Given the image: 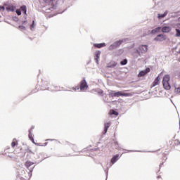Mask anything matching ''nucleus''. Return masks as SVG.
<instances>
[{
  "instance_id": "1",
  "label": "nucleus",
  "mask_w": 180,
  "mask_h": 180,
  "mask_svg": "<svg viewBox=\"0 0 180 180\" xmlns=\"http://www.w3.org/2000/svg\"><path fill=\"white\" fill-rule=\"evenodd\" d=\"M46 89H48V91H51V92H58V91H63V87L56 84H51L49 82H46Z\"/></svg>"
},
{
  "instance_id": "2",
  "label": "nucleus",
  "mask_w": 180,
  "mask_h": 180,
  "mask_svg": "<svg viewBox=\"0 0 180 180\" xmlns=\"http://www.w3.org/2000/svg\"><path fill=\"white\" fill-rule=\"evenodd\" d=\"M110 95L112 96V98H119V96H133L134 95V93H124L123 91H111L110 93Z\"/></svg>"
},
{
  "instance_id": "3",
  "label": "nucleus",
  "mask_w": 180,
  "mask_h": 180,
  "mask_svg": "<svg viewBox=\"0 0 180 180\" xmlns=\"http://www.w3.org/2000/svg\"><path fill=\"white\" fill-rule=\"evenodd\" d=\"M169 81H170V77L169 75H165L163 77V87L167 91H169V89H171V86L169 84Z\"/></svg>"
},
{
  "instance_id": "4",
  "label": "nucleus",
  "mask_w": 180,
  "mask_h": 180,
  "mask_svg": "<svg viewBox=\"0 0 180 180\" xmlns=\"http://www.w3.org/2000/svg\"><path fill=\"white\" fill-rule=\"evenodd\" d=\"M78 89H80V91H85V89H88V84L86 83V80L83 79L80 82V85L77 86L74 90L78 91Z\"/></svg>"
},
{
  "instance_id": "5",
  "label": "nucleus",
  "mask_w": 180,
  "mask_h": 180,
  "mask_svg": "<svg viewBox=\"0 0 180 180\" xmlns=\"http://www.w3.org/2000/svg\"><path fill=\"white\" fill-rule=\"evenodd\" d=\"M28 137H29L30 140H31L32 143H33V144H35V146H47V142L44 143V145L41 144V143L34 142V138H33V134L32 133V131H29Z\"/></svg>"
},
{
  "instance_id": "6",
  "label": "nucleus",
  "mask_w": 180,
  "mask_h": 180,
  "mask_svg": "<svg viewBox=\"0 0 180 180\" xmlns=\"http://www.w3.org/2000/svg\"><path fill=\"white\" fill-rule=\"evenodd\" d=\"M124 41V40L122 39L114 42L112 45L110 46V50H112V49H116V47H119V46H120V44H122V43H123Z\"/></svg>"
},
{
  "instance_id": "7",
  "label": "nucleus",
  "mask_w": 180,
  "mask_h": 180,
  "mask_svg": "<svg viewBox=\"0 0 180 180\" xmlns=\"http://www.w3.org/2000/svg\"><path fill=\"white\" fill-rule=\"evenodd\" d=\"M147 50H148V46L147 45H141L139 47V53H147Z\"/></svg>"
},
{
  "instance_id": "8",
  "label": "nucleus",
  "mask_w": 180,
  "mask_h": 180,
  "mask_svg": "<svg viewBox=\"0 0 180 180\" xmlns=\"http://www.w3.org/2000/svg\"><path fill=\"white\" fill-rule=\"evenodd\" d=\"M148 72H150V68H147L146 70L141 71L139 73L138 77H144V75H146V74H148Z\"/></svg>"
},
{
  "instance_id": "9",
  "label": "nucleus",
  "mask_w": 180,
  "mask_h": 180,
  "mask_svg": "<svg viewBox=\"0 0 180 180\" xmlns=\"http://www.w3.org/2000/svg\"><path fill=\"white\" fill-rule=\"evenodd\" d=\"M7 12H14L16 9V7L13 5H9L6 7Z\"/></svg>"
},
{
  "instance_id": "10",
  "label": "nucleus",
  "mask_w": 180,
  "mask_h": 180,
  "mask_svg": "<svg viewBox=\"0 0 180 180\" xmlns=\"http://www.w3.org/2000/svg\"><path fill=\"white\" fill-rule=\"evenodd\" d=\"M172 30V28L171 27L169 26H164L162 28V32L163 33H169Z\"/></svg>"
},
{
  "instance_id": "11",
  "label": "nucleus",
  "mask_w": 180,
  "mask_h": 180,
  "mask_svg": "<svg viewBox=\"0 0 180 180\" xmlns=\"http://www.w3.org/2000/svg\"><path fill=\"white\" fill-rule=\"evenodd\" d=\"M109 127H110V122L104 124L103 134H106V133H108V129H109Z\"/></svg>"
},
{
  "instance_id": "12",
  "label": "nucleus",
  "mask_w": 180,
  "mask_h": 180,
  "mask_svg": "<svg viewBox=\"0 0 180 180\" xmlns=\"http://www.w3.org/2000/svg\"><path fill=\"white\" fill-rule=\"evenodd\" d=\"M94 47H96V49H102V47L106 46V44H105V43L94 44Z\"/></svg>"
},
{
  "instance_id": "13",
  "label": "nucleus",
  "mask_w": 180,
  "mask_h": 180,
  "mask_svg": "<svg viewBox=\"0 0 180 180\" xmlns=\"http://www.w3.org/2000/svg\"><path fill=\"white\" fill-rule=\"evenodd\" d=\"M117 160H119V154L115 155V156L111 159V162H112V164H115V162H116V161H117Z\"/></svg>"
},
{
  "instance_id": "14",
  "label": "nucleus",
  "mask_w": 180,
  "mask_h": 180,
  "mask_svg": "<svg viewBox=\"0 0 180 180\" xmlns=\"http://www.w3.org/2000/svg\"><path fill=\"white\" fill-rule=\"evenodd\" d=\"M56 0H44V2H45V4H48V5H54V1Z\"/></svg>"
},
{
  "instance_id": "15",
  "label": "nucleus",
  "mask_w": 180,
  "mask_h": 180,
  "mask_svg": "<svg viewBox=\"0 0 180 180\" xmlns=\"http://www.w3.org/2000/svg\"><path fill=\"white\" fill-rule=\"evenodd\" d=\"M15 146H18V140L16 139H13V141L11 143V147L13 148L15 147Z\"/></svg>"
},
{
  "instance_id": "16",
  "label": "nucleus",
  "mask_w": 180,
  "mask_h": 180,
  "mask_svg": "<svg viewBox=\"0 0 180 180\" xmlns=\"http://www.w3.org/2000/svg\"><path fill=\"white\" fill-rule=\"evenodd\" d=\"M33 164H34V163H33V162L27 161V162H25V167H26L27 168H29L30 167H32V165H33Z\"/></svg>"
},
{
  "instance_id": "17",
  "label": "nucleus",
  "mask_w": 180,
  "mask_h": 180,
  "mask_svg": "<svg viewBox=\"0 0 180 180\" xmlns=\"http://www.w3.org/2000/svg\"><path fill=\"white\" fill-rule=\"evenodd\" d=\"M168 14V11H166L163 13V15H158V19H162V18L165 17Z\"/></svg>"
},
{
  "instance_id": "18",
  "label": "nucleus",
  "mask_w": 180,
  "mask_h": 180,
  "mask_svg": "<svg viewBox=\"0 0 180 180\" xmlns=\"http://www.w3.org/2000/svg\"><path fill=\"white\" fill-rule=\"evenodd\" d=\"M101 57V51H97L96 53V58H95V60H96V63H98V59L99 58Z\"/></svg>"
},
{
  "instance_id": "19",
  "label": "nucleus",
  "mask_w": 180,
  "mask_h": 180,
  "mask_svg": "<svg viewBox=\"0 0 180 180\" xmlns=\"http://www.w3.org/2000/svg\"><path fill=\"white\" fill-rule=\"evenodd\" d=\"M20 10L22 11V12H23V13L25 15H26V11H27V8H26V6H22L20 7Z\"/></svg>"
},
{
  "instance_id": "20",
  "label": "nucleus",
  "mask_w": 180,
  "mask_h": 180,
  "mask_svg": "<svg viewBox=\"0 0 180 180\" xmlns=\"http://www.w3.org/2000/svg\"><path fill=\"white\" fill-rule=\"evenodd\" d=\"M110 115H115V116H117L119 115V112L115 111V110H110Z\"/></svg>"
},
{
  "instance_id": "21",
  "label": "nucleus",
  "mask_w": 180,
  "mask_h": 180,
  "mask_svg": "<svg viewBox=\"0 0 180 180\" xmlns=\"http://www.w3.org/2000/svg\"><path fill=\"white\" fill-rule=\"evenodd\" d=\"M158 37H159V41L166 40V37L163 35L159 34Z\"/></svg>"
},
{
  "instance_id": "22",
  "label": "nucleus",
  "mask_w": 180,
  "mask_h": 180,
  "mask_svg": "<svg viewBox=\"0 0 180 180\" xmlns=\"http://www.w3.org/2000/svg\"><path fill=\"white\" fill-rule=\"evenodd\" d=\"M121 65H126L127 64V59H124L122 61L120 62Z\"/></svg>"
},
{
  "instance_id": "23",
  "label": "nucleus",
  "mask_w": 180,
  "mask_h": 180,
  "mask_svg": "<svg viewBox=\"0 0 180 180\" xmlns=\"http://www.w3.org/2000/svg\"><path fill=\"white\" fill-rule=\"evenodd\" d=\"M174 93L180 94V86L179 87L174 89Z\"/></svg>"
},
{
  "instance_id": "24",
  "label": "nucleus",
  "mask_w": 180,
  "mask_h": 180,
  "mask_svg": "<svg viewBox=\"0 0 180 180\" xmlns=\"http://www.w3.org/2000/svg\"><path fill=\"white\" fill-rule=\"evenodd\" d=\"M174 143L175 146H179L180 145V141L178 140V139H175L174 141Z\"/></svg>"
},
{
  "instance_id": "25",
  "label": "nucleus",
  "mask_w": 180,
  "mask_h": 180,
  "mask_svg": "<svg viewBox=\"0 0 180 180\" xmlns=\"http://www.w3.org/2000/svg\"><path fill=\"white\" fill-rule=\"evenodd\" d=\"M152 34H155V33H158V28H155L151 31Z\"/></svg>"
},
{
  "instance_id": "26",
  "label": "nucleus",
  "mask_w": 180,
  "mask_h": 180,
  "mask_svg": "<svg viewBox=\"0 0 180 180\" xmlns=\"http://www.w3.org/2000/svg\"><path fill=\"white\" fill-rule=\"evenodd\" d=\"M155 85H158V77H156L155 82H153V86H155Z\"/></svg>"
},
{
  "instance_id": "27",
  "label": "nucleus",
  "mask_w": 180,
  "mask_h": 180,
  "mask_svg": "<svg viewBox=\"0 0 180 180\" xmlns=\"http://www.w3.org/2000/svg\"><path fill=\"white\" fill-rule=\"evenodd\" d=\"M176 34L175 36L177 37H180V30L176 29Z\"/></svg>"
},
{
  "instance_id": "28",
  "label": "nucleus",
  "mask_w": 180,
  "mask_h": 180,
  "mask_svg": "<svg viewBox=\"0 0 180 180\" xmlns=\"http://www.w3.org/2000/svg\"><path fill=\"white\" fill-rule=\"evenodd\" d=\"M18 28L20 29V30H26V27L23 25H20Z\"/></svg>"
},
{
  "instance_id": "29",
  "label": "nucleus",
  "mask_w": 180,
  "mask_h": 180,
  "mask_svg": "<svg viewBox=\"0 0 180 180\" xmlns=\"http://www.w3.org/2000/svg\"><path fill=\"white\" fill-rule=\"evenodd\" d=\"M17 15H18V16H20V15H22V12L20 11V9H18L15 11Z\"/></svg>"
},
{
  "instance_id": "30",
  "label": "nucleus",
  "mask_w": 180,
  "mask_h": 180,
  "mask_svg": "<svg viewBox=\"0 0 180 180\" xmlns=\"http://www.w3.org/2000/svg\"><path fill=\"white\" fill-rule=\"evenodd\" d=\"M34 129V126H32L30 129L29 130V131H31V133H33V130Z\"/></svg>"
},
{
  "instance_id": "31",
  "label": "nucleus",
  "mask_w": 180,
  "mask_h": 180,
  "mask_svg": "<svg viewBox=\"0 0 180 180\" xmlns=\"http://www.w3.org/2000/svg\"><path fill=\"white\" fill-rule=\"evenodd\" d=\"M34 27V20L32 21V25H31V29H33Z\"/></svg>"
},
{
  "instance_id": "32",
  "label": "nucleus",
  "mask_w": 180,
  "mask_h": 180,
  "mask_svg": "<svg viewBox=\"0 0 180 180\" xmlns=\"http://www.w3.org/2000/svg\"><path fill=\"white\" fill-rule=\"evenodd\" d=\"M0 10L1 11H5V7L4 6H0Z\"/></svg>"
},
{
  "instance_id": "33",
  "label": "nucleus",
  "mask_w": 180,
  "mask_h": 180,
  "mask_svg": "<svg viewBox=\"0 0 180 180\" xmlns=\"http://www.w3.org/2000/svg\"><path fill=\"white\" fill-rule=\"evenodd\" d=\"M110 68H112V67H116V64H114V65H111V66H110Z\"/></svg>"
},
{
  "instance_id": "34",
  "label": "nucleus",
  "mask_w": 180,
  "mask_h": 180,
  "mask_svg": "<svg viewBox=\"0 0 180 180\" xmlns=\"http://www.w3.org/2000/svg\"><path fill=\"white\" fill-rule=\"evenodd\" d=\"M178 77L180 79V72L178 73Z\"/></svg>"
},
{
  "instance_id": "35",
  "label": "nucleus",
  "mask_w": 180,
  "mask_h": 180,
  "mask_svg": "<svg viewBox=\"0 0 180 180\" xmlns=\"http://www.w3.org/2000/svg\"><path fill=\"white\" fill-rule=\"evenodd\" d=\"M124 92H129V90H125Z\"/></svg>"
},
{
  "instance_id": "36",
  "label": "nucleus",
  "mask_w": 180,
  "mask_h": 180,
  "mask_svg": "<svg viewBox=\"0 0 180 180\" xmlns=\"http://www.w3.org/2000/svg\"><path fill=\"white\" fill-rule=\"evenodd\" d=\"M115 144H117H117H119V143H118L117 142H115Z\"/></svg>"
}]
</instances>
